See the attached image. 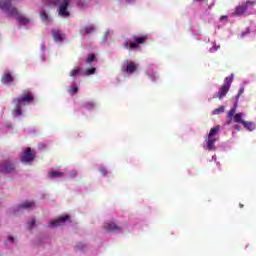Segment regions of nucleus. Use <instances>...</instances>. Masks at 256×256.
Wrapping results in <instances>:
<instances>
[{
	"label": "nucleus",
	"mask_w": 256,
	"mask_h": 256,
	"mask_svg": "<svg viewBox=\"0 0 256 256\" xmlns=\"http://www.w3.org/2000/svg\"><path fill=\"white\" fill-rule=\"evenodd\" d=\"M35 102V96L31 94V92H24L21 96L14 98L12 103L15 106L12 113L14 117H21L23 115V110H21L22 107H25L26 105H31Z\"/></svg>",
	"instance_id": "f257e3e1"
},
{
	"label": "nucleus",
	"mask_w": 256,
	"mask_h": 256,
	"mask_svg": "<svg viewBox=\"0 0 256 256\" xmlns=\"http://www.w3.org/2000/svg\"><path fill=\"white\" fill-rule=\"evenodd\" d=\"M11 3L12 0H0V9L4 11V13H8L11 17H16V21H18L20 25H27L29 18L23 16Z\"/></svg>",
	"instance_id": "f03ea898"
},
{
	"label": "nucleus",
	"mask_w": 256,
	"mask_h": 256,
	"mask_svg": "<svg viewBox=\"0 0 256 256\" xmlns=\"http://www.w3.org/2000/svg\"><path fill=\"white\" fill-rule=\"evenodd\" d=\"M147 39L149 37L147 35H132L130 40H126L124 43V48L125 49H139V46L145 45L147 43Z\"/></svg>",
	"instance_id": "7ed1b4c3"
},
{
	"label": "nucleus",
	"mask_w": 256,
	"mask_h": 256,
	"mask_svg": "<svg viewBox=\"0 0 256 256\" xmlns=\"http://www.w3.org/2000/svg\"><path fill=\"white\" fill-rule=\"evenodd\" d=\"M231 83H233V74L224 79V84L220 86L218 90V99H223V97H225L227 93H229V90L231 89Z\"/></svg>",
	"instance_id": "20e7f679"
},
{
	"label": "nucleus",
	"mask_w": 256,
	"mask_h": 256,
	"mask_svg": "<svg viewBox=\"0 0 256 256\" xmlns=\"http://www.w3.org/2000/svg\"><path fill=\"white\" fill-rule=\"evenodd\" d=\"M253 5H256V1L248 0L246 2H243L240 5L236 6L232 15H234V17H241V15H245V13H247V9H249V7H253Z\"/></svg>",
	"instance_id": "39448f33"
},
{
	"label": "nucleus",
	"mask_w": 256,
	"mask_h": 256,
	"mask_svg": "<svg viewBox=\"0 0 256 256\" xmlns=\"http://www.w3.org/2000/svg\"><path fill=\"white\" fill-rule=\"evenodd\" d=\"M138 65L133 61L125 60L123 65L121 66L122 73H127L128 75H133L135 71L138 69Z\"/></svg>",
	"instance_id": "423d86ee"
},
{
	"label": "nucleus",
	"mask_w": 256,
	"mask_h": 256,
	"mask_svg": "<svg viewBox=\"0 0 256 256\" xmlns=\"http://www.w3.org/2000/svg\"><path fill=\"white\" fill-rule=\"evenodd\" d=\"M35 160V153L31 148H27L21 155V161L22 163H31Z\"/></svg>",
	"instance_id": "0eeeda50"
},
{
	"label": "nucleus",
	"mask_w": 256,
	"mask_h": 256,
	"mask_svg": "<svg viewBox=\"0 0 256 256\" xmlns=\"http://www.w3.org/2000/svg\"><path fill=\"white\" fill-rule=\"evenodd\" d=\"M71 2V0H63L62 3L59 6V10H58V14L60 15V17H69V15H71L69 13V3Z\"/></svg>",
	"instance_id": "6e6552de"
},
{
	"label": "nucleus",
	"mask_w": 256,
	"mask_h": 256,
	"mask_svg": "<svg viewBox=\"0 0 256 256\" xmlns=\"http://www.w3.org/2000/svg\"><path fill=\"white\" fill-rule=\"evenodd\" d=\"M103 229H105V231H107V233H119L123 230L121 228V226H119V225H117L116 223H113V222L104 223Z\"/></svg>",
	"instance_id": "1a4fd4ad"
},
{
	"label": "nucleus",
	"mask_w": 256,
	"mask_h": 256,
	"mask_svg": "<svg viewBox=\"0 0 256 256\" xmlns=\"http://www.w3.org/2000/svg\"><path fill=\"white\" fill-rule=\"evenodd\" d=\"M1 173H13L15 171V164H13L10 161H5L2 165H1Z\"/></svg>",
	"instance_id": "9d476101"
},
{
	"label": "nucleus",
	"mask_w": 256,
	"mask_h": 256,
	"mask_svg": "<svg viewBox=\"0 0 256 256\" xmlns=\"http://www.w3.org/2000/svg\"><path fill=\"white\" fill-rule=\"evenodd\" d=\"M65 221H69V215L60 216L56 220L49 222V227H59Z\"/></svg>",
	"instance_id": "9b49d317"
},
{
	"label": "nucleus",
	"mask_w": 256,
	"mask_h": 256,
	"mask_svg": "<svg viewBox=\"0 0 256 256\" xmlns=\"http://www.w3.org/2000/svg\"><path fill=\"white\" fill-rule=\"evenodd\" d=\"M13 81H14V78H13V75H11V73H5L2 75L1 83H3V85H11Z\"/></svg>",
	"instance_id": "f8f14e48"
},
{
	"label": "nucleus",
	"mask_w": 256,
	"mask_h": 256,
	"mask_svg": "<svg viewBox=\"0 0 256 256\" xmlns=\"http://www.w3.org/2000/svg\"><path fill=\"white\" fill-rule=\"evenodd\" d=\"M217 142V138L215 136H208L206 140L208 151H213L215 149V143Z\"/></svg>",
	"instance_id": "ddd939ff"
},
{
	"label": "nucleus",
	"mask_w": 256,
	"mask_h": 256,
	"mask_svg": "<svg viewBox=\"0 0 256 256\" xmlns=\"http://www.w3.org/2000/svg\"><path fill=\"white\" fill-rule=\"evenodd\" d=\"M52 35H53L54 41L56 42L63 41V39H65V35H63V33H61V31L59 30H53Z\"/></svg>",
	"instance_id": "4468645a"
},
{
	"label": "nucleus",
	"mask_w": 256,
	"mask_h": 256,
	"mask_svg": "<svg viewBox=\"0 0 256 256\" xmlns=\"http://www.w3.org/2000/svg\"><path fill=\"white\" fill-rule=\"evenodd\" d=\"M35 207V202L33 201H25L18 206V209H31Z\"/></svg>",
	"instance_id": "2eb2a0df"
},
{
	"label": "nucleus",
	"mask_w": 256,
	"mask_h": 256,
	"mask_svg": "<svg viewBox=\"0 0 256 256\" xmlns=\"http://www.w3.org/2000/svg\"><path fill=\"white\" fill-rule=\"evenodd\" d=\"M95 31V26L89 25L80 30L81 35H89V33H93Z\"/></svg>",
	"instance_id": "dca6fc26"
},
{
	"label": "nucleus",
	"mask_w": 256,
	"mask_h": 256,
	"mask_svg": "<svg viewBox=\"0 0 256 256\" xmlns=\"http://www.w3.org/2000/svg\"><path fill=\"white\" fill-rule=\"evenodd\" d=\"M243 127L247 129V131H255L256 125L254 122L245 121L242 122Z\"/></svg>",
	"instance_id": "f3484780"
},
{
	"label": "nucleus",
	"mask_w": 256,
	"mask_h": 256,
	"mask_svg": "<svg viewBox=\"0 0 256 256\" xmlns=\"http://www.w3.org/2000/svg\"><path fill=\"white\" fill-rule=\"evenodd\" d=\"M77 75H81V68L79 66H76L69 72V77L75 78Z\"/></svg>",
	"instance_id": "a211bd4d"
},
{
	"label": "nucleus",
	"mask_w": 256,
	"mask_h": 256,
	"mask_svg": "<svg viewBox=\"0 0 256 256\" xmlns=\"http://www.w3.org/2000/svg\"><path fill=\"white\" fill-rule=\"evenodd\" d=\"M48 177L50 179H55L57 177H63V172H59V171H50L48 172Z\"/></svg>",
	"instance_id": "6ab92c4d"
},
{
	"label": "nucleus",
	"mask_w": 256,
	"mask_h": 256,
	"mask_svg": "<svg viewBox=\"0 0 256 256\" xmlns=\"http://www.w3.org/2000/svg\"><path fill=\"white\" fill-rule=\"evenodd\" d=\"M243 122H245V120H243L242 113H237L234 115V123H241L243 125Z\"/></svg>",
	"instance_id": "aec40b11"
},
{
	"label": "nucleus",
	"mask_w": 256,
	"mask_h": 256,
	"mask_svg": "<svg viewBox=\"0 0 256 256\" xmlns=\"http://www.w3.org/2000/svg\"><path fill=\"white\" fill-rule=\"evenodd\" d=\"M235 111L236 109L235 108H232L229 110L228 114H227V117H228V121H227V125H231V121H233V115H235Z\"/></svg>",
	"instance_id": "412c9836"
},
{
	"label": "nucleus",
	"mask_w": 256,
	"mask_h": 256,
	"mask_svg": "<svg viewBox=\"0 0 256 256\" xmlns=\"http://www.w3.org/2000/svg\"><path fill=\"white\" fill-rule=\"evenodd\" d=\"M97 69L95 67L88 68L85 72H82V75H86V77H89V75H95Z\"/></svg>",
	"instance_id": "4be33fe9"
},
{
	"label": "nucleus",
	"mask_w": 256,
	"mask_h": 256,
	"mask_svg": "<svg viewBox=\"0 0 256 256\" xmlns=\"http://www.w3.org/2000/svg\"><path fill=\"white\" fill-rule=\"evenodd\" d=\"M219 129H221L219 126L211 128L208 137H215L216 133H219Z\"/></svg>",
	"instance_id": "5701e85b"
},
{
	"label": "nucleus",
	"mask_w": 256,
	"mask_h": 256,
	"mask_svg": "<svg viewBox=\"0 0 256 256\" xmlns=\"http://www.w3.org/2000/svg\"><path fill=\"white\" fill-rule=\"evenodd\" d=\"M95 59H96L95 54H88L87 59H86V63L88 65H91V63H93V61H95Z\"/></svg>",
	"instance_id": "b1692460"
},
{
	"label": "nucleus",
	"mask_w": 256,
	"mask_h": 256,
	"mask_svg": "<svg viewBox=\"0 0 256 256\" xmlns=\"http://www.w3.org/2000/svg\"><path fill=\"white\" fill-rule=\"evenodd\" d=\"M221 113H225V107L224 106H220V107L214 109V111H213L214 115H219Z\"/></svg>",
	"instance_id": "393cba45"
},
{
	"label": "nucleus",
	"mask_w": 256,
	"mask_h": 256,
	"mask_svg": "<svg viewBox=\"0 0 256 256\" xmlns=\"http://www.w3.org/2000/svg\"><path fill=\"white\" fill-rule=\"evenodd\" d=\"M79 91V87L77 86H74V87H71L68 92L70 93V95H75V93H77Z\"/></svg>",
	"instance_id": "a878e982"
},
{
	"label": "nucleus",
	"mask_w": 256,
	"mask_h": 256,
	"mask_svg": "<svg viewBox=\"0 0 256 256\" xmlns=\"http://www.w3.org/2000/svg\"><path fill=\"white\" fill-rule=\"evenodd\" d=\"M36 220L35 218H32L30 222H28L29 229H33L35 227Z\"/></svg>",
	"instance_id": "bb28decb"
},
{
	"label": "nucleus",
	"mask_w": 256,
	"mask_h": 256,
	"mask_svg": "<svg viewBox=\"0 0 256 256\" xmlns=\"http://www.w3.org/2000/svg\"><path fill=\"white\" fill-rule=\"evenodd\" d=\"M40 16H41L42 21H47V19L49 18V16L45 12H41Z\"/></svg>",
	"instance_id": "cd10ccee"
},
{
	"label": "nucleus",
	"mask_w": 256,
	"mask_h": 256,
	"mask_svg": "<svg viewBox=\"0 0 256 256\" xmlns=\"http://www.w3.org/2000/svg\"><path fill=\"white\" fill-rule=\"evenodd\" d=\"M243 93H245V88H240L238 91V94L236 95V99H239V97H241Z\"/></svg>",
	"instance_id": "c85d7f7f"
},
{
	"label": "nucleus",
	"mask_w": 256,
	"mask_h": 256,
	"mask_svg": "<svg viewBox=\"0 0 256 256\" xmlns=\"http://www.w3.org/2000/svg\"><path fill=\"white\" fill-rule=\"evenodd\" d=\"M77 5L80 7V8H83L84 6H85V2H83V1H78L77 2Z\"/></svg>",
	"instance_id": "c756f323"
},
{
	"label": "nucleus",
	"mask_w": 256,
	"mask_h": 256,
	"mask_svg": "<svg viewBox=\"0 0 256 256\" xmlns=\"http://www.w3.org/2000/svg\"><path fill=\"white\" fill-rule=\"evenodd\" d=\"M86 109H91V107H95V104L93 103H88L85 105Z\"/></svg>",
	"instance_id": "7c9ffc66"
},
{
	"label": "nucleus",
	"mask_w": 256,
	"mask_h": 256,
	"mask_svg": "<svg viewBox=\"0 0 256 256\" xmlns=\"http://www.w3.org/2000/svg\"><path fill=\"white\" fill-rule=\"evenodd\" d=\"M100 173L102 174V175H107V169H105V168H101L100 169Z\"/></svg>",
	"instance_id": "2f4dec72"
},
{
	"label": "nucleus",
	"mask_w": 256,
	"mask_h": 256,
	"mask_svg": "<svg viewBox=\"0 0 256 256\" xmlns=\"http://www.w3.org/2000/svg\"><path fill=\"white\" fill-rule=\"evenodd\" d=\"M8 239L11 243H15V239L13 238V236H8Z\"/></svg>",
	"instance_id": "473e14b6"
},
{
	"label": "nucleus",
	"mask_w": 256,
	"mask_h": 256,
	"mask_svg": "<svg viewBox=\"0 0 256 256\" xmlns=\"http://www.w3.org/2000/svg\"><path fill=\"white\" fill-rule=\"evenodd\" d=\"M76 247H77V249H83V243H78V244L76 245Z\"/></svg>",
	"instance_id": "72a5a7b5"
},
{
	"label": "nucleus",
	"mask_w": 256,
	"mask_h": 256,
	"mask_svg": "<svg viewBox=\"0 0 256 256\" xmlns=\"http://www.w3.org/2000/svg\"><path fill=\"white\" fill-rule=\"evenodd\" d=\"M234 129H235L236 131H241V126L235 125V126H234Z\"/></svg>",
	"instance_id": "f704fd0d"
},
{
	"label": "nucleus",
	"mask_w": 256,
	"mask_h": 256,
	"mask_svg": "<svg viewBox=\"0 0 256 256\" xmlns=\"http://www.w3.org/2000/svg\"><path fill=\"white\" fill-rule=\"evenodd\" d=\"M108 35H109V32H105V34H104V41H107Z\"/></svg>",
	"instance_id": "c9c22d12"
},
{
	"label": "nucleus",
	"mask_w": 256,
	"mask_h": 256,
	"mask_svg": "<svg viewBox=\"0 0 256 256\" xmlns=\"http://www.w3.org/2000/svg\"><path fill=\"white\" fill-rule=\"evenodd\" d=\"M223 19H227V16H221L220 21H223Z\"/></svg>",
	"instance_id": "e433bc0d"
},
{
	"label": "nucleus",
	"mask_w": 256,
	"mask_h": 256,
	"mask_svg": "<svg viewBox=\"0 0 256 256\" xmlns=\"http://www.w3.org/2000/svg\"><path fill=\"white\" fill-rule=\"evenodd\" d=\"M240 205V208L243 209V204H239Z\"/></svg>",
	"instance_id": "4c0bfd02"
}]
</instances>
